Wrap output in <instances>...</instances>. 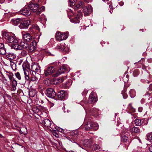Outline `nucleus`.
Instances as JSON below:
<instances>
[{
  "instance_id": "56",
  "label": "nucleus",
  "mask_w": 152,
  "mask_h": 152,
  "mask_svg": "<svg viewBox=\"0 0 152 152\" xmlns=\"http://www.w3.org/2000/svg\"><path fill=\"white\" fill-rule=\"evenodd\" d=\"M88 92V91L87 90L85 91H83V93H85V94H86Z\"/></svg>"
},
{
  "instance_id": "34",
  "label": "nucleus",
  "mask_w": 152,
  "mask_h": 152,
  "mask_svg": "<svg viewBox=\"0 0 152 152\" xmlns=\"http://www.w3.org/2000/svg\"><path fill=\"white\" fill-rule=\"evenodd\" d=\"M72 134L74 136H76V137H77V138H79V134L78 133V132L77 130H75L73 131L72 132Z\"/></svg>"
},
{
  "instance_id": "51",
  "label": "nucleus",
  "mask_w": 152,
  "mask_h": 152,
  "mask_svg": "<svg viewBox=\"0 0 152 152\" xmlns=\"http://www.w3.org/2000/svg\"><path fill=\"white\" fill-rule=\"evenodd\" d=\"M124 4V3L123 1H121L119 3V5L121 6H122Z\"/></svg>"
},
{
  "instance_id": "15",
  "label": "nucleus",
  "mask_w": 152,
  "mask_h": 152,
  "mask_svg": "<svg viewBox=\"0 0 152 152\" xmlns=\"http://www.w3.org/2000/svg\"><path fill=\"white\" fill-rule=\"evenodd\" d=\"M54 68L51 66L48 67L47 69L45 70V74L46 76L50 75L54 72Z\"/></svg>"
},
{
  "instance_id": "48",
  "label": "nucleus",
  "mask_w": 152,
  "mask_h": 152,
  "mask_svg": "<svg viewBox=\"0 0 152 152\" xmlns=\"http://www.w3.org/2000/svg\"><path fill=\"white\" fill-rule=\"evenodd\" d=\"M53 134L56 137H58V134L55 132H54L53 133Z\"/></svg>"
},
{
  "instance_id": "27",
  "label": "nucleus",
  "mask_w": 152,
  "mask_h": 152,
  "mask_svg": "<svg viewBox=\"0 0 152 152\" xmlns=\"http://www.w3.org/2000/svg\"><path fill=\"white\" fill-rule=\"evenodd\" d=\"M93 150L96 151L100 149V147L97 144H94L93 145H92L91 147Z\"/></svg>"
},
{
  "instance_id": "45",
  "label": "nucleus",
  "mask_w": 152,
  "mask_h": 152,
  "mask_svg": "<svg viewBox=\"0 0 152 152\" xmlns=\"http://www.w3.org/2000/svg\"><path fill=\"white\" fill-rule=\"evenodd\" d=\"M76 0H69V1L71 3V5H73L75 4Z\"/></svg>"
},
{
  "instance_id": "31",
  "label": "nucleus",
  "mask_w": 152,
  "mask_h": 152,
  "mask_svg": "<svg viewBox=\"0 0 152 152\" xmlns=\"http://www.w3.org/2000/svg\"><path fill=\"white\" fill-rule=\"evenodd\" d=\"M36 94V91L35 90H31L29 91V95L31 97H33Z\"/></svg>"
},
{
  "instance_id": "49",
  "label": "nucleus",
  "mask_w": 152,
  "mask_h": 152,
  "mask_svg": "<svg viewBox=\"0 0 152 152\" xmlns=\"http://www.w3.org/2000/svg\"><path fill=\"white\" fill-rule=\"evenodd\" d=\"M132 93H135V91L133 90H131L129 91V93L130 95L132 94Z\"/></svg>"
},
{
  "instance_id": "28",
  "label": "nucleus",
  "mask_w": 152,
  "mask_h": 152,
  "mask_svg": "<svg viewBox=\"0 0 152 152\" xmlns=\"http://www.w3.org/2000/svg\"><path fill=\"white\" fill-rule=\"evenodd\" d=\"M131 130L132 132H133L137 133H140V129L138 127L134 126L132 129Z\"/></svg>"
},
{
  "instance_id": "33",
  "label": "nucleus",
  "mask_w": 152,
  "mask_h": 152,
  "mask_svg": "<svg viewBox=\"0 0 152 152\" xmlns=\"http://www.w3.org/2000/svg\"><path fill=\"white\" fill-rule=\"evenodd\" d=\"M40 110L42 112V115L44 113H46L47 111L46 108L43 107H39Z\"/></svg>"
},
{
  "instance_id": "4",
  "label": "nucleus",
  "mask_w": 152,
  "mask_h": 152,
  "mask_svg": "<svg viewBox=\"0 0 152 152\" xmlns=\"http://www.w3.org/2000/svg\"><path fill=\"white\" fill-rule=\"evenodd\" d=\"M99 127L98 124L96 123L88 122L85 125L84 128L86 130H88L91 129L94 130L97 129Z\"/></svg>"
},
{
  "instance_id": "5",
  "label": "nucleus",
  "mask_w": 152,
  "mask_h": 152,
  "mask_svg": "<svg viewBox=\"0 0 152 152\" xmlns=\"http://www.w3.org/2000/svg\"><path fill=\"white\" fill-rule=\"evenodd\" d=\"M69 71V67L66 65H63L58 69L56 74L58 75L67 72Z\"/></svg>"
},
{
  "instance_id": "40",
  "label": "nucleus",
  "mask_w": 152,
  "mask_h": 152,
  "mask_svg": "<svg viewBox=\"0 0 152 152\" xmlns=\"http://www.w3.org/2000/svg\"><path fill=\"white\" fill-rule=\"evenodd\" d=\"M3 97L5 101H6V100L7 99V98H8V99H10V100L11 99V96L10 95L7 94H4L3 96Z\"/></svg>"
},
{
  "instance_id": "10",
  "label": "nucleus",
  "mask_w": 152,
  "mask_h": 152,
  "mask_svg": "<svg viewBox=\"0 0 152 152\" xmlns=\"http://www.w3.org/2000/svg\"><path fill=\"white\" fill-rule=\"evenodd\" d=\"M97 101V96L96 94L94 92H92L89 96L88 102L91 103L92 102H96Z\"/></svg>"
},
{
  "instance_id": "21",
  "label": "nucleus",
  "mask_w": 152,
  "mask_h": 152,
  "mask_svg": "<svg viewBox=\"0 0 152 152\" xmlns=\"http://www.w3.org/2000/svg\"><path fill=\"white\" fill-rule=\"evenodd\" d=\"M20 45L22 47V49L23 48L27 49L29 48V44L28 42L24 40L21 41Z\"/></svg>"
},
{
  "instance_id": "50",
  "label": "nucleus",
  "mask_w": 152,
  "mask_h": 152,
  "mask_svg": "<svg viewBox=\"0 0 152 152\" xmlns=\"http://www.w3.org/2000/svg\"><path fill=\"white\" fill-rule=\"evenodd\" d=\"M71 13H72V14H73V15H74L73 12L72 11H71L68 13V15H71Z\"/></svg>"
},
{
  "instance_id": "60",
  "label": "nucleus",
  "mask_w": 152,
  "mask_h": 152,
  "mask_svg": "<svg viewBox=\"0 0 152 152\" xmlns=\"http://www.w3.org/2000/svg\"><path fill=\"white\" fill-rule=\"evenodd\" d=\"M25 128L26 130V128Z\"/></svg>"
},
{
  "instance_id": "9",
  "label": "nucleus",
  "mask_w": 152,
  "mask_h": 152,
  "mask_svg": "<svg viewBox=\"0 0 152 152\" xmlns=\"http://www.w3.org/2000/svg\"><path fill=\"white\" fill-rule=\"evenodd\" d=\"M22 34L23 40L28 42L31 41L32 39V36L30 33L23 31Z\"/></svg>"
},
{
  "instance_id": "23",
  "label": "nucleus",
  "mask_w": 152,
  "mask_h": 152,
  "mask_svg": "<svg viewBox=\"0 0 152 152\" xmlns=\"http://www.w3.org/2000/svg\"><path fill=\"white\" fill-rule=\"evenodd\" d=\"M11 47L16 50L22 49V47L18 43V42L16 43H13L11 45Z\"/></svg>"
},
{
  "instance_id": "11",
  "label": "nucleus",
  "mask_w": 152,
  "mask_h": 152,
  "mask_svg": "<svg viewBox=\"0 0 152 152\" xmlns=\"http://www.w3.org/2000/svg\"><path fill=\"white\" fill-rule=\"evenodd\" d=\"M92 8L91 6H86L84 7L83 12L85 15L87 16L92 11Z\"/></svg>"
},
{
  "instance_id": "47",
  "label": "nucleus",
  "mask_w": 152,
  "mask_h": 152,
  "mask_svg": "<svg viewBox=\"0 0 152 152\" xmlns=\"http://www.w3.org/2000/svg\"><path fill=\"white\" fill-rule=\"evenodd\" d=\"M149 89L150 91H152V84H151L150 85Z\"/></svg>"
},
{
  "instance_id": "18",
  "label": "nucleus",
  "mask_w": 152,
  "mask_h": 152,
  "mask_svg": "<svg viewBox=\"0 0 152 152\" xmlns=\"http://www.w3.org/2000/svg\"><path fill=\"white\" fill-rule=\"evenodd\" d=\"M32 110L35 114L39 116L42 115V112L40 110L39 107H37L34 106L32 108Z\"/></svg>"
},
{
  "instance_id": "37",
  "label": "nucleus",
  "mask_w": 152,
  "mask_h": 152,
  "mask_svg": "<svg viewBox=\"0 0 152 152\" xmlns=\"http://www.w3.org/2000/svg\"><path fill=\"white\" fill-rule=\"evenodd\" d=\"M15 75L16 77L19 80H20L21 79V77L20 73L19 72H18L15 73Z\"/></svg>"
},
{
  "instance_id": "59",
  "label": "nucleus",
  "mask_w": 152,
  "mask_h": 152,
  "mask_svg": "<svg viewBox=\"0 0 152 152\" xmlns=\"http://www.w3.org/2000/svg\"><path fill=\"white\" fill-rule=\"evenodd\" d=\"M17 145H19L18 144H17ZM20 146H21L22 148L23 147V146H21V145H20Z\"/></svg>"
},
{
  "instance_id": "35",
  "label": "nucleus",
  "mask_w": 152,
  "mask_h": 152,
  "mask_svg": "<svg viewBox=\"0 0 152 152\" xmlns=\"http://www.w3.org/2000/svg\"><path fill=\"white\" fill-rule=\"evenodd\" d=\"M121 140L123 142H127L128 140V137L126 135H124L122 137Z\"/></svg>"
},
{
  "instance_id": "14",
  "label": "nucleus",
  "mask_w": 152,
  "mask_h": 152,
  "mask_svg": "<svg viewBox=\"0 0 152 152\" xmlns=\"http://www.w3.org/2000/svg\"><path fill=\"white\" fill-rule=\"evenodd\" d=\"M39 5L37 4L31 3L28 5V7L31 11L33 12L37 11Z\"/></svg>"
},
{
  "instance_id": "58",
  "label": "nucleus",
  "mask_w": 152,
  "mask_h": 152,
  "mask_svg": "<svg viewBox=\"0 0 152 152\" xmlns=\"http://www.w3.org/2000/svg\"><path fill=\"white\" fill-rule=\"evenodd\" d=\"M66 48H64V50L65 51H66Z\"/></svg>"
},
{
  "instance_id": "12",
  "label": "nucleus",
  "mask_w": 152,
  "mask_h": 152,
  "mask_svg": "<svg viewBox=\"0 0 152 152\" xmlns=\"http://www.w3.org/2000/svg\"><path fill=\"white\" fill-rule=\"evenodd\" d=\"M85 147H91V145L93 144V142L91 140L85 139L83 140H82L80 142Z\"/></svg>"
},
{
  "instance_id": "43",
  "label": "nucleus",
  "mask_w": 152,
  "mask_h": 152,
  "mask_svg": "<svg viewBox=\"0 0 152 152\" xmlns=\"http://www.w3.org/2000/svg\"><path fill=\"white\" fill-rule=\"evenodd\" d=\"M148 123V121H147L146 119H144L142 120V124L143 125H145L146 124Z\"/></svg>"
},
{
  "instance_id": "19",
  "label": "nucleus",
  "mask_w": 152,
  "mask_h": 152,
  "mask_svg": "<svg viewBox=\"0 0 152 152\" xmlns=\"http://www.w3.org/2000/svg\"><path fill=\"white\" fill-rule=\"evenodd\" d=\"M10 83L11 86V90L14 91H15L17 85V81L14 79L10 81Z\"/></svg>"
},
{
  "instance_id": "7",
  "label": "nucleus",
  "mask_w": 152,
  "mask_h": 152,
  "mask_svg": "<svg viewBox=\"0 0 152 152\" xmlns=\"http://www.w3.org/2000/svg\"><path fill=\"white\" fill-rule=\"evenodd\" d=\"M46 94L48 97L52 98L56 95V93L54 89L50 88H48L46 90Z\"/></svg>"
},
{
  "instance_id": "53",
  "label": "nucleus",
  "mask_w": 152,
  "mask_h": 152,
  "mask_svg": "<svg viewBox=\"0 0 152 152\" xmlns=\"http://www.w3.org/2000/svg\"><path fill=\"white\" fill-rule=\"evenodd\" d=\"M123 98L124 99H126L127 97V96L126 95H123Z\"/></svg>"
},
{
  "instance_id": "16",
  "label": "nucleus",
  "mask_w": 152,
  "mask_h": 152,
  "mask_svg": "<svg viewBox=\"0 0 152 152\" xmlns=\"http://www.w3.org/2000/svg\"><path fill=\"white\" fill-rule=\"evenodd\" d=\"M20 13L22 15L26 16L29 15L31 13L28 8H25L21 10L20 12Z\"/></svg>"
},
{
  "instance_id": "20",
  "label": "nucleus",
  "mask_w": 152,
  "mask_h": 152,
  "mask_svg": "<svg viewBox=\"0 0 152 152\" xmlns=\"http://www.w3.org/2000/svg\"><path fill=\"white\" fill-rule=\"evenodd\" d=\"M6 53V50L3 43H0V54L4 55Z\"/></svg>"
},
{
  "instance_id": "25",
  "label": "nucleus",
  "mask_w": 152,
  "mask_h": 152,
  "mask_svg": "<svg viewBox=\"0 0 152 152\" xmlns=\"http://www.w3.org/2000/svg\"><path fill=\"white\" fill-rule=\"evenodd\" d=\"M7 59L9 60H12L15 59L16 57L15 55L13 53H8L6 55Z\"/></svg>"
},
{
  "instance_id": "17",
  "label": "nucleus",
  "mask_w": 152,
  "mask_h": 152,
  "mask_svg": "<svg viewBox=\"0 0 152 152\" xmlns=\"http://www.w3.org/2000/svg\"><path fill=\"white\" fill-rule=\"evenodd\" d=\"M42 124L46 127H49L50 126L51 124L50 121L48 119H45L43 120L41 123Z\"/></svg>"
},
{
  "instance_id": "55",
  "label": "nucleus",
  "mask_w": 152,
  "mask_h": 152,
  "mask_svg": "<svg viewBox=\"0 0 152 152\" xmlns=\"http://www.w3.org/2000/svg\"><path fill=\"white\" fill-rule=\"evenodd\" d=\"M22 62H23V60H22V59L20 60L19 61V65L20 64H21V63H22Z\"/></svg>"
},
{
  "instance_id": "26",
  "label": "nucleus",
  "mask_w": 152,
  "mask_h": 152,
  "mask_svg": "<svg viewBox=\"0 0 152 152\" xmlns=\"http://www.w3.org/2000/svg\"><path fill=\"white\" fill-rule=\"evenodd\" d=\"M84 3L81 1L79 2L77 4L75 7V10H77L78 9L83 7L85 6Z\"/></svg>"
},
{
  "instance_id": "13",
  "label": "nucleus",
  "mask_w": 152,
  "mask_h": 152,
  "mask_svg": "<svg viewBox=\"0 0 152 152\" xmlns=\"http://www.w3.org/2000/svg\"><path fill=\"white\" fill-rule=\"evenodd\" d=\"M30 24L28 20H26L21 22L19 26L21 29L27 28Z\"/></svg>"
},
{
  "instance_id": "32",
  "label": "nucleus",
  "mask_w": 152,
  "mask_h": 152,
  "mask_svg": "<svg viewBox=\"0 0 152 152\" xmlns=\"http://www.w3.org/2000/svg\"><path fill=\"white\" fill-rule=\"evenodd\" d=\"M45 10V7L44 6H42V7H40L37 12V14L39 15L42 12L44 11Z\"/></svg>"
},
{
  "instance_id": "44",
  "label": "nucleus",
  "mask_w": 152,
  "mask_h": 152,
  "mask_svg": "<svg viewBox=\"0 0 152 152\" xmlns=\"http://www.w3.org/2000/svg\"><path fill=\"white\" fill-rule=\"evenodd\" d=\"M72 84V81L71 80L69 79L68 81V82L66 83V86L68 87L70 86Z\"/></svg>"
},
{
  "instance_id": "2",
  "label": "nucleus",
  "mask_w": 152,
  "mask_h": 152,
  "mask_svg": "<svg viewBox=\"0 0 152 152\" xmlns=\"http://www.w3.org/2000/svg\"><path fill=\"white\" fill-rule=\"evenodd\" d=\"M2 36L7 40L8 42L10 43H16L18 42L17 39L15 35L10 33L4 32L3 33Z\"/></svg>"
},
{
  "instance_id": "42",
  "label": "nucleus",
  "mask_w": 152,
  "mask_h": 152,
  "mask_svg": "<svg viewBox=\"0 0 152 152\" xmlns=\"http://www.w3.org/2000/svg\"><path fill=\"white\" fill-rule=\"evenodd\" d=\"M31 43L30 45V46L29 48V50L31 51H33L35 48V47L33 45V44H32V45H31Z\"/></svg>"
},
{
  "instance_id": "22",
  "label": "nucleus",
  "mask_w": 152,
  "mask_h": 152,
  "mask_svg": "<svg viewBox=\"0 0 152 152\" xmlns=\"http://www.w3.org/2000/svg\"><path fill=\"white\" fill-rule=\"evenodd\" d=\"M22 19L19 18L16 19H12L11 21L12 23L15 26H17L20 22H21Z\"/></svg>"
},
{
  "instance_id": "46",
  "label": "nucleus",
  "mask_w": 152,
  "mask_h": 152,
  "mask_svg": "<svg viewBox=\"0 0 152 152\" xmlns=\"http://www.w3.org/2000/svg\"><path fill=\"white\" fill-rule=\"evenodd\" d=\"M38 88L41 90L44 89V87L42 85H39L38 86Z\"/></svg>"
},
{
  "instance_id": "36",
  "label": "nucleus",
  "mask_w": 152,
  "mask_h": 152,
  "mask_svg": "<svg viewBox=\"0 0 152 152\" xmlns=\"http://www.w3.org/2000/svg\"><path fill=\"white\" fill-rule=\"evenodd\" d=\"M7 75L8 76L10 81L15 79V78L13 77V74L12 73H9L8 74H7Z\"/></svg>"
},
{
  "instance_id": "61",
  "label": "nucleus",
  "mask_w": 152,
  "mask_h": 152,
  "mask_svg": "<svg viewBox=\"0 0 152 152\" xmlns=\"http://www.w3.org/2000/svg\"><path fill=\"white\" fill-rule=\"evenodd\" d=\"M4 0H3L2 1H4Z\"/></svg>"
},
{
  "instance_id": "3",
  "label": "nucleus",
  "mask_w": 152,
  "mask_h": 152,
  "mask_svg": "<svg viewBox=\"0 0 152 152\" xmlns=\"http://www.w3.org/2000/svg\"><path fill=\"white\" fill-rule=\"evenodd\" d=\"M68 36V33H63L58 31L56 32V38L58 41H61L66 40Z\"/></svg>"
},
{
  "instance_id": "57",
  "label": "nucleus",
  "mask_w": 152,
  "mask_h": 152,
  "mask_svg": "<svg viewBox=\"0 0 152 152\" xmlns=\"http://www.w3.org/2000/svg\"><path fill=\"white\" fill-rule=\"evenodd\" d=\"M58 142L60 145H62V143L61 142Z\"/></svg>"
},
{
  "instance_id": "54",
  "label": "nucleus",
  "mask_w": 152,
  "mask_h": 152,
  "mask_svg": "<svg viewBox=\"0 0 152 152\" xmlns=\"http://www.w3.org/2000/svg\"><path fill=\"white\" fill-rule=\"evenodd\" d=\"M142 107H139L138 108V110L140 112H141L142 111Z\"/></svg>"
},
{
  "instance_id": "24",
  "label": "nucleus",
  "mask_w": 152,
  "mask_h": 152,
  "mask_svg": "<svg viewBox=\"0 0 152 152\" xmlns=\"http://www.w3.org/2000/svg\"><path fill=\"white\" fill-rule=\"evenodd\" d=\"M58 98L61 100H64V99L65 94L64 91H61L58 92L57 94Z\"/></svg>"
},
{
  "instance_id": "52",
  "label": "nucleus",
  "mask_w": 152,
  "mask_h": 152,
  "mask_svg": "<svg viewBox=\"0 0 152 152\" xmlns=\"http://www.w3.org/2000/svg\"><path fill=\"white\" fill-rule=\"evenodd\" d=\"M149 151L152 152V145H151L149 148Z\"/></svg>"
},
{
  "instance_id": "39",
  "label": "nucleus",
  "mask_w": 152,
  "mask_h": 152,
  "mask_svg": "<svg viewBox=\"0 0 152 152\" xmlns=\"http://www.w3.org/2000/svg\"><path fill=\"white\" fill-rule=\"evenodd\" d=\"M27 54V53L26 51L25 50H23L20 54V56L22 57H24L26 56Z\"/></svg>"
},
{
  "instance_id": "30",
  "label": "nucleus",
  "mask_w": 152,
  "mask_h": 152,
  "mask_svg": "<svg viewBox=\"0 0 152 152\" xmlns=\"http://www.w3.org/2000/svg\"><path fill=\"white\" fill-rule=\"evenodd\" d=\"M134 122L136 125L140 126L142 124L141 120L140 119H135Z\"/></svg>"
},
{
  "instance_id": "8",
  "label": "nucleus",
  "mask_w": 152,
  "mask_h": 152,
  "mask_svg": "<svg viewBox=\"0 0 152 152\" xmlns=\"http://www.w3.org/2000/svg\"><path fill=\"white\" fill-rule=\"evenodd\" d=\"M82 16V13L81 11L78 12V14L74 18H72L71 19V21L75 23H79L81 20L80 18Z\"/></svg>"
},
{
  "instance_id": "41",
  "label": "nucleus",
  "mask_w": 152,
  "mask_h": 152,
  "mask_svg": "<svg viewBox=\"0 0 152 152\" xmlns=\"http://www.w3.org/2000/svg\"><path fill=\"white\" fill-rule=\"evenodd\" d=\"M66 79V76L63 77H62L58 78L59 82L60 83H61L63 82L64 80Z\"/></svg>"
},
{
  "instance_id": "38",
  "label": "nucleus",
  "mask_w": 152,
  "mask_h": 152,
  "mask_svg": "<svg viewBox=\"0 0 152 152\" xmlns=\"http://www.w3.org/2000/svg\"><path fill=\"white\" fill-rule=\"evenodd\" d=\"M147 139L152 142V134H148L147 137Z\"/></svg>"
},
{
  "instance_id": "6",
  "label": "nucleus",
  "mask_w": 152,
  "mask_h": 152,
  "mask_svg": "<svg viewBox=\"0 0 152 152\" xmlns=\"http://www.w3.org/2000/svg\"><path fill=\"white\" fill-rule=\"evenodd\" d=\"M31 71L30 72H35L36 73H39L41 72L40 67L38 64L37 63H32L31 65Z\"/></svg>"
},
{
  "instance_id": "1",
  "label": "nucleus",
  "mask_w": 152,
  "mask_h": 152,
  "mask_svg": "<svg viewBox=\"0 0 152 152\" xmlns=\"http://www.w3.org/2000/svg\"><path fill=\"white\" fill-rule=\"evenodd\" d=\"M23 69L25 75V78L26 80L29 81L30 82L32 81L37 83H38V79L40 76L39 73H36L35 72H30L31 77L30 79L28 69L23 67Z\"/></svg>"
},
{
  "instance_id": "29",
  "label": "nucleus",
  "mask_w": 152,
  "mask_h": 152,
  "mask_svg": "<svg viewBox=\"0 0 152 152\" xmlns=\"http://www.w3.org/2000/svg\"><path fill=\"white\" fill-rule=\"evenodd\" d=\"M10 62V65L12 69L13 70L15 71L16 69V64L13 62L11 61Z\"/></svg>"
}]
</instances>
